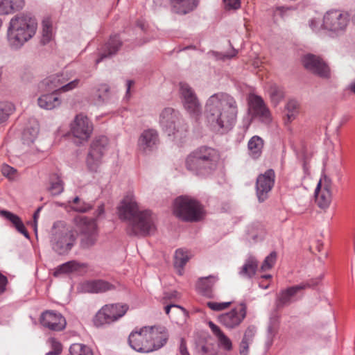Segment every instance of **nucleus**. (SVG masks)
Returning a JSON list of instances; mask_svg holds the SVG:
<instances>
[{
  "label": "nucleus",
  "mask_w": 355,
  "mask_h": 355,
  "mask_svg": "<svg viewBox=\"0 0 355 355\" xmlns=\"http://www.w3.org/2000/svg\"><path fill=\"white\" fill-rule=\"evenodd\" d=\"M238 110V103L234 97L225 92H218L207 100L205 114L208 124L213 130L225 132L234 126Z\"/></svg>",
  "instance_id": "nucleus-1"
},
{
  "label": "nucleus",
  "mask_w": 355,
  "mask_h": 355,
  "mask_svg": "<svg viewBox=\"0 0 355 355\" xmlns=\"http://www.w3.org/2000/svg\"><path fill=\"white\" fill-rule=\"evenodd\" d=\"M119 217L128 222L127 232L130 236H144L153 233L155 226L149 210H140L134 196H127L118 207Z\"/></svg>",
  "instance_id": "nucleus-2"
},
{
  "label": "nucleus",
  "mask_w": 355,
  "mask_h": 355,
  "mask_svg": "<svg viewBox=\"0 0 355 355\" xmlns=\"http://www.w3.org/2000/svg\"><path fill=\"white\" fill-rule=\"evenodd\" d=\"M37 22L31 14L20 13L11 18L7 30V41L12 50L20 49L36 33Z\"/></svg>",
  "instance_id": "nucleus-3"
},
{
  "label": "nucleus",
  "mask_w": 355,
  "mask_h": 355,
  "mask_svg": "<svg viewBox=\"0 0 355 355\" xmlns=\"http://www.w3.org/2000/svg\"><path fill=\"white\" fill-rule=\"evenodd\" d=\"M219 160V155L214 148L201 146L186 159V167L197 175L206 176L214 172Z\"/></svg>",
  "instance_id": "nucleus-4"
},
{
  "label": "nucleus",
  "mask_w": 355,
  "mask_h": 355,
  "mask_svg": "<svg viewBox=\"0 0 355 355\" xmlns=\"http://www.w3.org/2000/svg\"><path fill=\"white\" fill-rule=\"evenodd\" d=\"M173 214L179 219L196 222L203 217V207L196 200L189 196H179L173 203Z\"/></svg>",
  "instance_id": "nucleus-5"
},
{
  "label": "nucleus",
  "mask_w": 355,
  "mask_h": 355,
  "mask_svg": "<svg viewBox=\"0 0 355 355\" xmlns=\"http://www.w3.org/2000/svg\"><path fill=\"white\" fill-rule=\"evenodd\" d=\"M76 240L75 232L62 222L53 225L51 236L53 250L58 254L68 253L74 245Z\"/></svg>",
  "instance_id": "nucleus-6"
},
{
  "label": "nucleus",
  "mask_w": 355,
  "mask_h": 355,
  "mask_svg": "<svg viewBox=\"0 0 355 355\" xmlns=\"http://www.w3.org/2000/svg\"><path fill=\"white\" fill-rule=\"evenodd\" d=\"M159 123L163 132L176 138L184 137L187 130L180 112L172 107H165L161 112Z\"/></svg>",
  "instance_id": "nucleus-7"
},
{
  "label": "nucleus",
  "mask_w": 355,
  "mask_h": 355,
  "mask_svg": "<svg viewBox=\"0 0 355 355\" xmlns=\"http://www.w3.org/2000/svg\"><path fill=\"white\" fill-rule=\"evenodd\" d=\"M128 306L120 303L104 305L96 313L92 322L96 327H102L106 324H110L121 318L128 311Z\"/></svg>",
  "instance_id": "nucleus-8"
},
{
  "label": "nucleus",
  "mask_w": 355,
  "mask_h": 355,
  "mask_svg": "<svg viewBox=\"0 0 355 355\" xmlns=\"http://www.w3.org/2000/svg\"><path fill=\"white\" fill-rule=\"evenodd\" d=\"M68 78L63 73L50 76L42 80L38 84L40 92H52L54 94H60L78 87L79 79H75L69 83Z\"/></svg>",
  "instance_id": "nucleus-9"
},
{
  "label": "nucleus",
  "mask_w": 355,
  "mask_h": 355,
  "mask_svg": "<svg viewBox=\"0 0 355 355\" xmlns=\"http://www.w3.org/2000/svg\"><path fill=\"white\" fill-rule=\"evenodd\" d=\"M323 276L320 275L313 278L300 284L288 287L282 290L277 295L275 304L277 309H282L289 306L291 303L297 301V295L299 293L306 288H313L318 285L322 279Z\"/></svg>",
  "instance_id": "nucleus-10"
},
{
  "label": "nucleus",
  "mask_w": 355,
  "mask_h": 355,
  "mask_svg": "<svg viewBox=\"0 0 355 355\" xmlns=\"http://www.w3.org/2000/svg\"><path fill=\"white\" fill-rule=\"evenodd\" d=\"M349 22V15L347 12L332 10L324 15L322 26L336 35H340L345 32Z\"/></svg>",
  "instance_id": "nucleus-11"
},
{
  "label": "nucleus",
  "mask_w": 355,
  "mask_h": 355,
  "mask_svg": "<svg viewBox=\"0 0 355 355\" xmlns=\"http://www.w3.org/2000/svg\"><path fill=\"white\" fill-rule=\"evenodd\" d=\"M75 223L80 232V246L83 248H89L97 241V225L93 218L86 216H77L74 218Z\"/></svg>",
  "instance_id": "nucleus-12"
},
{
  "label": "nucleus",
  "mask_w": 355,
  "mask_h": 355,
  "mask_svg": "<svg viewBox=\"0 0 355 355\" xmlns=\"http://www.w3.org/2000/svg\"><path fill=\"white\" fill-rule=\"evenodd\" d=\"M180 94L184 108L194 117L201 114V105L193 89L187 83H180Z\"/></svg>",
  "instance_id": "nucleus-13"
},
{
  "label": "nucleus",
  "mask_w": 355,
  "mask_h": 355,
  "mask_svg": "<svg viewBox=\"0 0 355 355\" xmlns=\"http://www.w3.org/2000/svg\"><path fill=\"white\" fill-rule=\"evenodd\" d=\"M247 315V306L244 302L230 311L222 313L218 317V322L228 329L238 327Z\"/></svg>",
  "instance_id": "nucleus-14"
},
{
  "label": "nucleus",
  "mask_w": 355,
  "mask_h": 355,
  "mask_svg": "<svg viewBox=\"0 0 355 355\" xmlns=\"http://www.w3.org/2000/svg\"><path fill=\"white\" fill-rule=\"evenodd\" d=\"M107 145L108 139L105 136H100L92 142L87 157V164L90 171H96Z\"/></svg>",
  "instance_id": "nucleus-15"
},
{
  "label": "nucleus",
  "mask_w": 355,
  "mask_h": 355,
  "mask_svg": "<svg viewBox=\"0 0 355 355\" xmlns=\"http://www.w3.org/2000/svg\"><path fill=\"white\" fill-rule=\"evenodd\" d=\"M304 68L311 73L322 78L330 77V69L324 61L319 56L308 53L302 58Z\"/></svg>",
  "instance_id": "nucleus-16"
},
{
  "label": "nucleus",
  "mask_w": 355,
  "mask_h": 355,
  "mask_svg": "<svg viewBox=\"0 0 355 355\" xmlns=\"http://www.w3.org/2000/svg\"><path fill=\"white\" fill-rule=\"evenodd\" d=\"M93 130L92 122L83 114L76 115L71 124V132L80 141H87Z\"/></svg>",
  "instance_id": "nucleus-17"
},
{
  "label": "nucleus",
  "mask_w": 355,
  "mask_h": 355,
  "mask_svg": "<svg viewBox=\"0 0 355 355\" xmlns=\"http://www.w3.org/2000/svg\"><path fill=\"white\" fill-rule=\"evenodd\" d=\"M275 183V172L272 169L267 170L258 176L256 182L257 196L259 202H264L268 197Z\"/></svg>",
  "instance_id": "nucleus-18"
},
{
  "label": "nucleus",
  "mask_w": 355,
  "mask_h": 355,
  "mask_svg": "<svg viewBox=\"0 0 355 355\" xmlns=\"http://www.w3.org/2000/svg\"><path fill=\"white\" fill-rule=\"evenodd\" d=\"M148 345H150V352L159 349L164 347L168 340V333L163 326L147 327Z\"/></svg>",
  "instance_id": "nucleus-19"
},
{
  "label": "nucleus",
  "mask_w": 355,
  "mask_h": 355,
  "mask_svg": "<svg viewBox=\"0 0 355 355\" xmlns=\"http://www.w3.org/2000/svg\"><path fill=\"white\" fill-rule=\"evenodd\" d=\"M40 323L52 331H62L67 324L65 318L60 313L46 311L40 316Z\"/></svg>",
  "instance_id": "nucleus-20"
},
{
  "label": "nucleus",
  "mask_w": 355,
  "mask_h": 355,
  "mask_svg": "<svg viewBox=\"0 0 355 355\" xmlns=\"http://www.w3.org/2000/svg\"><path fill=\"white\" fill-rule=\"evenodd\" d=\"M148 329L144 327L139 331L132 332L128 338L130 346L137 352L149 353L150 346L148 345Z\"/></svg>",
  "instance_id": "nucleus-21"
},
{
  "label": "nucleus",
  "mask_w": 355,
  "mask_h": 355,
  "mask_svg": "<svg viewBox=\"0 0 355 355\" xmlns=\"http://www.w3.org/2000/svg\"><path fill=\"white\" fill-rule=\"evenodd\" d=\"M159 135L157 130L147 129L142 132L138 140V146L144 153H149L157 148L159 144Z\"/></svg>",
  "instance_id": "nucleus-22"
},
{
  "label": "nucleus",
  "mask_w": 355,
  "mask_h": 355,
  "mask_svg": "<svg viewBox=\"0 0 355 355\" xmlns=\"http://www.w3.org/2000/svg\"><path fill=\"white\" fill-rule=\"evenodd\" d=\"M121 45L122 42L118 35L110 37V40L102 46L99 53V58L96 60V63L98 64L103 59L116 55Z\"/></svg>",
  "instance_id": "nucleus-23"
},
{
  "label": "nucleus",
  "mask_w": 355,
  "mask_h": 355,
  "mask_svg": "<svg viewBox=\"0 0 355 355\" xmlns=\"http://www.w3.org/2000/svg\"><path fill=\"white\" fill-rule=\"evenodd\" d=\"M114 288V285L103 279L86 281L82 284V290L89 293H101Z\"/></svg>",
  "instance_id": "nucleus-24"
},
{
  "label": "nucleus",
  "mask_w": 355,
  "mask_h": 355,
  "mask_svg": "<svg viewBox=\"0 0 355 355\" xmlns=\"http://www.w3.org/2000/svg\"><path fill=\"white\" fill-rule=\"evenodd\" d=\"M250 107L254 116L257 117L265 123H268L270 121L269 110L261 97H254L250 102Z\"/></svg>",
  "instance_id": "nucleus-25"
},
{
  "label": "nucleus",
  "mask_w": 355,
  "mask_h": 355,
  "mask_svg": "<svg viewBox=\"0 0 355 355\" xmlns=\"http://www.w3.org/2000/svg\"><path fill=\"white\" fill-rule=\"evenodd\" d=\"M199 0H170L171 10L173 12L185 15L193 10Z\"/></svg>",
  "instance_id": "nucleus-26"
},
{
  "label": "nucleus",
  "mask_w": 355,
  "mask_h": 355,
  "mask_svg": "<svg viewBox=\"0 0 355 355\" xmlns=\"http://www.w3.org/2000/svg\"><path fill=\"white\" fill-rule=\"evenodd\" d=\"M217 276L209 275L206 277H201L197 283V288L204 296L207 297H213V287L218 281Z\"/></svg>",
  "instance_id": "nucleus-27"
},
{
  "label": "nucleus",
  "mask_w": 355,
  "mask_h": 355,
  "mask_svg": "<svg viewBox=\"0 0 355 355\" xmlns=\"http://www.w3.org/2000/svg\"><path fill=\"white\" fill-rule=\"evenodd\" d=\"M258 266L259 262L257 259L253 256H250L240 268L239 274L242 277L251 279L256 275Z\"/></svg>",
  "instance_id": "nucleus-28"
},
{
  "label": "nucleus",
  "mask_w": 355,
  "mask_h": 355,
  "mask_svg": "<svg viewBox=\"0 0 355 355\" xmlns=\"http://www.w3.org/2000/svg\"><path fill=\"white\" fill-rule=\"evenodd\" d=\"M0 216L10 221L19 233L29 239V234L26 230L22 220L17 215L7 210H1Z\"/></svg>",
  "instance_id": "nucleus-29"
},
{
  "label": "nucleus",
  "mask_w": 355,
  "mask_h": 355,
  "mask_svg": "<svg viewBox=\"0 0 355 355\" xmlns=\"http://www.w3.org/2000/svg\"><path fill=\"white\" fill-rule=\"evenodd\" d=\"M38 105L44 110H53L59 107L61 104V100L58 96V94L54 93L46 94L42 95L37 99Z\"/></svg>",
  "instance_id": "nucleus-30"
},
{
  "label": "nucleus",
  "mask_w": 355,
  "mask_h": 355,
  "mask_svg": "<svg viewBox=\"0 0 355 355\" xmlns=\"http://www.w3.org/2000/svg\"><path fill=\"white\" fill-rule=\"evenodd\" d=\"M39 132V125L35 119L30 121L29 125L26 126L22 133V140L24 144L30 145L33 143Z\"/></svg>",
  "instance_id": "nucleus-31"
},
{
  "label": "nucleus",
  "mask_w": 355,
  "mask_h": 355,
  "mask_svg": "<svg viewBox=\"0 0 355 355\" xmlns=\"http://www.w3.org/2000/svg\"><path fill=\"white\" fill-rule=\"evenodd\" d=\"M263 140L259 136H253L248 143L249 155L253 159L259 158L262 153Z\"/></svg>",
  "instance_id": "nucleus-32"
},
{
  "label": "nucleus",
  "mask_w": 355,
  "mask_h": 355,
  "mask_svg": "<svg viewBox=\"0 0 355 355\" xmlns=\"http://www.w3.org/2000/svg\"><path fill=\"white\" fill-rule=\"evenodd\" d=\"M256 331L257 329L254 325H250L245 329L243 338L240 343L241 355L248 354L249 345L252 342Z\"/></svg>",
  "instance_id": "nucleus-33"
},
{
  "label": "nucleus",
  "mask_w": 355,
  "mask_h": 355,
  "mask_svg": "<svg viewBox=\"0 0 355 355\" xmlns=\"http://www.w3.org/2000/svg\"><path fill=\"white\" fill-rule=\"evenodd\" d=\"M315 202L321 209H327L331 202V191L327 190H315Z\"/></svg>",
  "instance_id": "nucleus-34"
},
{
  "label": "nucleus",
  "mask_w": 355,
  "mask_h": 355,
  "mask_svg": "<svg viewBox=\"0 0 355 355\" xmlns=\"http://www.w3.org/2000/svg\"><path fill=\"white\" fill-rule=\"evenodd\" d=\"M110 88L107 85H101L92 95V100L95 105H101L108 99Z\"/></svg>",
  "instance_id": "nucleus-35"
},
{
  "label": "nucleus",
  "mask_w": 355,
  "mask_h": 355,
  "mask_svg": "<svg viewBox=\"0 0 355 355\" xmlns=\"http://www.w3.org/2000/svg\"><path fill=\"white\" fill-rule=\"evenodd\" d=\"M286 123H288L293 121L297 116L299 112V103L295 100H290L286 105Z\"/></svg>",
  "instance_id": "nucleus-36"
},
{
  "label": "nucleus",
  "mask_w": 355,
  "mask_h": 355,
  "mask_svg": "<svg viewBox=\"0 0 355 355\" xmlns=\"http://www.w3.org/2000/svg\"><path fill=\"white\" fill-rule=\"evenodd\" d=\"M190 257L187 251L182 249H178L175 253L174 266L179 269V274L181 275L180 270H182L187 261L189 260Z\"/></svg>",
  "instance_id": "nucleus-37"
},
{
  "label": "nucleus",
  "mask_w": 355,
  "mask_h": 355,
  "mask_svg": "<svg viewBox=\"0 0 355 355\" xmlns=\"http://www.w3.org/2000/svg\"><path fill=\"white\" fill-rule=\"evenodd\" d=\"M80 265L76 261H70L60 265L54 272V275L58 276L62 273H69L78 270Z\"/></svg>",
  "instance_id": "nucleus-38"
},
{
  "label": "nucleus",
  "mask_w": 355,
  "mask_h": 355,
  "mask_svg": "<svg viewBox=\"0 0 355 355\" xmlns=\"http://www.w3.org/2000/svg\"><path fill=\"white\" fill-rule=\"evenodd\" d=\"M69 355H93V353L88 346L80 343H74L70 346Z\"/></svg>",
  "instance_id": "nucleus-39"
},
{
  "label": "nucleus",
  "mask_w": 355,
  "mask_h": 355,
  "mask_svg": "<svg viewBox=\"0 0 355 355\" xmlns=\"http://www.w3.org/2000/svg\"><path fill=\"white\" fill-rule=\"evenodd\" d=\"M268 93L272 103L275 105L284 98L282 89L275 84L270 86Z\"/></svg>",
  "instance_id": "nucleus-40"
},
{
  "label": "nucleus",
  "mask_w": 355,
  "mask_h": 355,
  "mask_svg": "<svg viewBox=\"0 0 355 355\" xmlns=\"http://www.w3.org/2000/svg\"><path fill=\"white\" fill-rule=\"evenodd\" d=\"M63 189L62 180L56 174L53 175L51 180L49 191L52 195L56 196L60 194L63 191Z\"/></svg>",
  "instance_id": "nucleus-41"
},
{
  "label": "nucleus",
  "mask_w": 355,
  "mask_h": 355,
  "mask_svg": "<svg viewBox=\"0 0 355 355\" xmlns=\"http://www.w3.org/2000/svg\"><path fill=\"white\" fill-rule=\"evenodd\" d=\"M74 205L72 208L78 212H86L92 209V205L89 203L82 201L78 197H76L73 200Z\"/></svg>",
  "instance_id": "nucleus-42"
},
{
  "label": "nucleus",
  "mask_w": 355,
  "mask_h": 355,
  "mask_svg": "<svg viewBox=\"0 0 355 355\" xmlns=\"http://www.w3.org/2000/svg\"><path fill=\"white\" fill-rule=\"evenodd\" d=\"M13 110L14 107L12 104L0 103V123L6 121Z\"/></svg>",
  "instance_id": "nucleus-43"
},
{
  "label": "nucleus",
  "mask_w": 355,
  "mask_h": 355,
  "mask_svg": "<svg viewBox=\"0 0 355 355\" xmlns=\"http://www.w3.org/2000/svg\"><path fill=\"white\" fill-rule=\"evenodd\" d=\"M277 259V253L275 252H272L269 255H268L263 262L261 266V271H266L270 270L274 266Z\"/></svg>",
  "instance_id": "nucleus-44"
},
{
  "label": "nucleus",
  "mask_w": 355,
  "mask_h": 355,
  "mask_svg": "<svg viewBox=\"0 0 355 355\" xmlns=\"http://www.w3.org/2000/svg\"><path fill=\"white\" fill-rule=\"evenodd\" d=\"M218 345L223 349L230 351L232 349V343L231 340L223 333L218 338Z\"/></svg>",
  "instance_id": "nucleus-45"
},
{
  "label": "nucleus",
  "mask_w": 355,
  "mask_h": 355,
  "mask_svg": "<svg viewBox=\"0 0 355 355\" xmlns=\"http://www.w3.org/2000/svg\"><path fill=\"white\" fill-rule=\"evenodd\" d=\"M52 36L51 26L46 22H43L42 43L46 44L50 42Z\"/></svg>",
  "instance_id": "nucleus-46"
},
{
  "label": "nucleus",
  "mask_w": 355,
  "mask_h": 355,
  "mask_svg": "<svg viewBox=\"0 0 355 355\" xmlns=\"http://www.w3.org/2000/svg\"><path fill=\"white\" fill-rule=\"evenodd\" d=\"M237 53H238V51L234 49H232L230 52L226 53H220V52H217V51L211 52L212 55L217 60H230V59L235 57Z\"/></svg>",
  "instance_id": "nucleus-47"
},
{
  "label": "nucleus",
  "mask_w": 355,
  "mask_h": 355,
  "mask_svg": "<svg viewBox=\"0 0 355 355\" xmlns=\"http://www.w3.org/2000/svg\"><path fill=\"white\" fill-rule=\"evenodd\" d=\"M331 187H332L331 180L329 177L324 175L323 177V178L320 179V180L319 181L316 189H317V191L320 189V190H327V191H331Z\"/></svg>",
  "instance_id": "nucleus-48"
},
{
  "label": "nucleus",
  "mask_w": 355,
  "mask_h": 355,
  "mask_svg": "<svg viewBox=\"0 0 355 355\" xmlns=\"http://www.w3.org/2000/svg\"><path fill=\"white\" fill-rule=\"evenodd\" d=\"M1 172L3 176L9 179H14L17 173V171L15 168L8 164H3L1 167Z\"/></svg>",
  "instance_id": "nucleus-49"
},
{
  "label": "nucleus",
  "mask_w": 355,
  "mask_h": 355,
  "mask_svg": "<svg viewBox=\"0 0 355 355\" xmlns=\"http://www.w3.org/2000/svg\"><path fill=\"white\" fill-rule=\"evenodd\" d=\"M231 304V302H209L207 303V305L209 308H210L213 311H221L227 309L230 305Z\"/></svg>",
  "instance_id": "nucleus-50"
},
{
  "label": "nucleus",
  "mask_w": 355,
  "mask_h": 355,
  "mask_svg": "<svg viewBox=\"0 0 355 355\" xmlns=\"http://www.w3.org/2000/svg\"><path fill=\"white\" fill-rule=\"evenodd\" d=\"M53 349L46 352V355H58L62 352V346L59 342L55 341L51 338L49 340Z\"/></svg>",
  "instance_id": "nucleus-51"
},
{
  "label": "nucleus",
  "mask_w": 355,
  "mask_h": 355,
  "mask_svg": "<svg viewBox=\"0 0 355 355\" xmlns=\"http://www.w3.org/2000/svg\"><path fill=\"white\" fill-rule=\"evenodd\" d=\"M11 12L9 0H0V15H6Z\"/></svg>",
  "instance_id": "nucleus-52"
},
{
  "label": "nucleus",
  "mask_w": 355,
  "mask_h": 355,
  "mask_svg": "<svg viewBox=\"0 0 355 355\" xmlns=\"http://www.w3.org/2000/svg\"><path fill=\"white\" fill-rule=\"evenodd\" d=\"M11 12L13 10H19L23 8L25 4L24 0H9Z\"/></svg>",
  "instance_id": "nucleus-53"
},
{
  "label": "nucleus",
  "mask_w": 355,
  "mask_h": 355,
  "mask_svg": "<svg viewBox=\"0 0 355 355\" xmlns=\"http://www.w3.org/2000/svg\"><path fill=\"white\" fill-rule=\"evenodd\" d=\"M225 8L227 9H234L236 10L240 7L239 0H223Z\"/></svg>",
  "instance_id": "nucleus-54"
},
{
  "label": "nucleus",
  "mask_w": 355,
  "mask_h": 355,
  "mask_svg": "<svg viewBox=\"0 0 355 355\" xmlns=\"http://www.w3.org/2000/svg\"><path fill=\"white\" fill-rule=\"evenodd\" d=\"M309 26L314 32H318L322 27L320 21L315 19H312L309 21Z\"/></svg>",
  "instance_id": "nucleus-55"
},
{
  "label": "nucleus",
  "mask_w": 355,
  "mask_h": 355,
  "mask_svg": "<svg viewBox=\"0 0 355 355\" xmlns=\"http://www.w3.org/2000/svg\"><path fill=\"white\" fill-rule=\"evenodd\" d=\"M179 351H180V355H190V354L188 352L187 347L186 341L183 338H182L180 339Z\"/></svg>",
  "instance_id": "nucleus-56"
},
{
  "label": "nucleus",
  "mask_w": 355,
  "mask_h": 355,
  "mask_svg": "<svg viewBox=\"0 0 355 355\" xmlns=\"http://www.w3.org/2000/svg\"><path fill=\"white\" fill-rule=\"evenodd\" d=\"M209 326L213 334L218 338L223 334L220 327L212 322H209Z\"/></svg>",
  "instance_id": "nucleus-57"
},
{
  "label": "nucleus",
  "mask_w": 355,
  "mask_h": 355,
  "mask_svg": "<svg viewBox=\"0 0 355 355\" xmlns=\"http://www.w3.org/2000/svg\"><path fill=\"white\" fill-rule=\"evenodd\" d=\"M7 284V277L0 272V295L5 292Z\"/></svg>",
  "instance_id": "nucleus-58"
},
{
  "label": "nucleus",
  "mask_w": 355,
  "mask_h": 355,
  "mask_svg": "<svg viewBox=\"0 0 355 355\" xmlns=\"http://www.w3.org/2000/svg\"><path fill=\"white\" fill-rule=\"evenodd\" d=\"M291 8L289 7L280 6L277 7L275 10V15H279L281 17H284L286 13Z\"/></svg>",
  "instance_id": "nucleus-59"
},
{
  "label": "nucleus",
  "mask_w": 355,
  "mask_h": 355,
  "mask_svg": "<svg viewBox=\"0 0 355 355\" xmlns=\"http://www.w3.org/2000/svg\"><path fill=\"white\" fill-rule=\"evenodd\" d=\"M178 296V293L176 291H172L170 292H165L164 294V298L166 300H171L176 298Z\"/></svg>",
  "instance_id": "nucleus-60"
},
{
  "label": "nucleus",
  "mask_w": 355,
  "mask_h": 355,
  "mask_svg": "<svg viewBox=\"0 0 355 355\" xmlns=\"http://www.w3.org/2000/svg\"><path fill=\"white\" fill-rule=\"evenodd\" d=\"M172 307H175V308H178V309H180V310H182L184 313L186 312V310L184 308H183L182 306H180V305H177V304H168L167 306H165V312L166 314H168L169 312H170V310Z\"/></svg>",
  "instance_id": "nucleus-61"
},
{
  "label": "nucleus",
  "mask_w": 355,
  "mask_h": 355,
  "mask_svg": "<svg viewBox=\"0 0 355 355\" xmlns=\"http://www.w3.org/2000/svg\"><path fill=\"white\" fill-rule=\"evenodd\" d=\"M346 90L355 94V78L352 80L346 87Z\"/></svg>",
  "instance_id": "nucleus-62"
},
{
  "label": "nucleus",
  "mask_w": 355,
  "mask_h": 355,
  "mask_svg": "<svg viewBox=\"0 0 355 355\" xmlns=\"http://www.w3.org/2000/svg\"><path fill=\"white\" fill-rule=\"evenodd\" d=\"M104 213V206L103 205H101L98 206V209L96 211V217H99Z\"/></svg>",
  "instance_id": "nucleus-63"
},
{
  "label": "nucleus",
  "mask_w": 355,
  "mask_h": 355,
  "mask_svg": "<svg viewBox=\"0 0 355 355\" xmlns=\"http://www.w3.org/2000/svg\"><path fill=\"white\" fill-rule=\"evenodd\" d=\"M38 216H39V213L35 211L33 214V219H34V223H35L34 230H35V232L36 234H37V219Z\"/></svg>",
  "instance_id": "nucleus-64"
}]
</instances>
